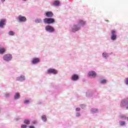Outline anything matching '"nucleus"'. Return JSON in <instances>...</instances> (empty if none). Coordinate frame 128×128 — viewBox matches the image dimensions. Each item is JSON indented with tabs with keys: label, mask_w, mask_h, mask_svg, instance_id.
I'll return each mask as SVG.
<instances>
[{
	"label": "nucleus",
	"mask_w": 128,
	"mask_h": 128,
	"mask_svg": "<svg viewBox=\"0 0 128 128\" xmlns=\"http://www.w3.org/2000/svg\"><path fill=\"white\" fill-rule=\"evenodd\" d=\"M2 2H4L6 0H1Z\"/></svg>",
	"instance_id": "nucleus-37"
},
{
	"label": "nucleus",
	"mask_w": 128,
	"mask_h": 128,
	"mask_svg": "<svg viewBox=\"0 0 128 128\" xmlns=\"http://www.w3.org/2000/svg\"><path fill=\"white\" fill-rule=\"evenodd\" d=\"M44 24H53V22H54V18H46L44 19Z\"/></svg>",
	"instance_id": "nucleus-2"
},
{
	"label": "nucleus",
	"mask_w": 128,
	"mask_h": 128,
	"mask_svg": "<svg viewBox=\"0 0 128 128\" xmlns=\"http://www.w3.org/2000/svg\"><path fill=\"white\" fill-rule=\"evenodd\" d=\"M76 116H80V112L76 113Z\"/></svg>",
	"instance_id": "nucleus-32"
},
{
	"label": "nucleus",
	"mask_w": 128,
	"mask_h": 128,
	"mask_svg": "<svg viewBox=\"0 0 128 128\" xmlns=\"http://www.w3.org/2000/svg\"><path fill=\"white\" fill-rule=\"evenodd\" d=\"M20 93H16V94L14 96V99L18 100V98H20Z\"/></svg>",
	"instance_id": "nucleus-17"
},
{
	"label": "nucleus",
	"mask_w": 128,
	"mask_h": 128,
	"mask_svg": "<svg viewBox=\"0 0 128 128\" xmlns=\"http://www.w3.org/2000/svg\"><path fill=\"white\" fill-rule=\"evenodd\" d=\"M126 84H128V78H126Z\"/></svg>",
	"instance_id": "nucleus-33"
},
{
	"label": "nucleus",
	"mask_w": 128,
	"mask_h": 128,
	"mask_svg": "<svg viewBox=\"0 0 128 128\" xmlns=\"http://www.w3.org/2000/svg\"><path fill=\"white\" fill-rule=\"evenodd\" d=\"M112 36H111V40H116V31L115 30H112Z\"/></svg>",
	"instance_id": "nucleus-6"
},
{
	"label": "nucleus",
	"mask_w": 128,
	"mask_h": 128,
	"mask_svg": "<svg viewBox=\"0 0 128 128\" xmlns=\"http://www.w3.org/2000/svg\"><path fill=\"white\" fill-rule=\"evenodd\" d=\"M8 34H10V36H14V32L12 31H10L8 32Z\"/></svg>",
	"instance_id": "nucleus-26"
},
{
	"label": "nucleus",
	"mask_w": 128,
	"mask_h": 128,
	"mask_svg": "<svg viewBox=\"0 0 128 128\" xmlns=\"http://www.w3.org/2000/svg\"><path fill=\"white\" fill-rule=\"evenodd\" d=\"M80 30V26H78V25L74 24L72 27V32H76Z\"/></svg>",
	"instance_id": "nucleus-3"
},
{
	"label": "nucleus",
	"mask_w": 128,
	"mask_h": 128,
	"mask_svg": "<svg viewBox=\"0 0 128 128\" xmlns=\"http://www.w3.org/2000/svg\"><path fill=\"white\" fill-rule=\"evenodd\" d=\"M79 78H78V74H74L73 76H72V80H78Z\"/></svg>",
	"instance_id": "nucleus-13"
},
{
	"label": "nucleus",
	"mask_w": 128,
	"mask_h": 128,
	"mask_svg": "<svg viewBox=\"0 0 128 128\" xmlns=\"http://www.w3.org/2000/svg\"><path fill=\"white\" fill-rule=\"evenodd\" d=\"M32 124H38V121H34V122H32Z\"/></svg>",
	"instance_id": "nucleus-34"
},
{
	"label": "nucleus",
	"mask_w": 128,
	"mask_h": 128,
	"mask_svg": "<svg viewBox=\"0 0 128 128\" xmlns=\"http://www.w3.org/2000/svg\"><path fill=\"white\" fill-rule=\"evenodd\" d=\"M88 76H92V78H96V74L94 71H92L88 72Z\"/></svg>",
	"instance_id": "nucleus-9"
},
{
	"label": "nucleus",
	"mask_w": 128,
	"mask_h": 128,
	"mask_svg": "<svg viewBox=\"0 0 128 128\" xmlns=\"http://www.w3.org/2000/svg\"><path fill=\"white\" fill-rule=\"evenodd\" d=\"M42 119L43 120V122H46L47 120L46 116V115L42 116Z\"/></svg>",
	"instance_id": "nucleus-19"
},
{
	"label": "nucleus",
	"mask_w": 128,
	"mask_h": 128,
	"mask_svg": "<svg viewBox=\"0 0 128 128\" xmlns=\"http://www.w3.org/2000/svg\"><path fill=\"white\" fill-rule=\"evenodd\" d=\"M128 100H122L121 102L120 106H124L126 104H128Z\"/></svg>",
	"instance_id": "nucleus-12"
},
{
	"label": "nucleus",
	"mask_w": 128,
	"mask_h": 128,
	"mask_svg": "<svg viewBox=\"0 0 128 128\" xmlns=\"http://www.w3.org/2000/svg\"><path fill=\"white\" fill-rule=\"evenodd\" d=\"M86 24V22L83 20H80L78 22V26H84Z\"/></svg>",
	"instance_id": "nucleus-14"
},
{
	"label": "nucleus",
	"mask_w": 128,
	"mask_h": 128,
	"mask_svg": "<svg viewBox=\"0 0 128 128\" xmlns=\"http://www.w3.org/2000/svg\"><path fill=\"white\" fill-rule=\"evenodd\" d=\"M53 4L55 6H60V1L59 0L54 1L53 3Z\"/></svg>",
	"instance_id": "nucleus-16"
},
{
	"label": "nucleus",
	"mask_w": 128,
	"mask_h": 128,
	"mask_svg": "<svg viewBox=\"0 0 128 128\" xmlns=\"http://www.w3.org/2000/svg\"><path fill=\"white\" fill-rule=\"evenodd\" d=\"M76 112H80V108H76Z\"/></svg>",
	"instance_id": "nucleus-31"
},
{
	"label": "nucleus",
	"mask_w": 128,
	"mask_h": 128,
	"mask_svg": "<svg viewBox=\"0 0 128 128\" xmlns=\"http://www.w3.org/2000/svg\"><path fill=\"white\" fill-rule=\"evenodd\" d=\"M24 80H26V77L24 75H22L20 78H17L16 80L17 82H23Z\"/></svg>",
	"instance_id": "nucleus-10"
},
{
	"label": "nucleus",
	"mask_w": 128,
	"mask_h": 128,
	"mask_svg": "<svg viewBox=\"0 0 128 128\" xmlns=\"http://www.w3.org/2000/svg\"><path fill=\"white\" fill-rule=\"evenodd\" d=\"M120 126H124L126 124V122L121 121L120 122Z\"/></svg>",
	"instance_id": "nucleus-23"
},
{
	"label": "nucleus",
	"mask_w": 128,
	"mask_h": 128,
	"mask_svg": "<svg viewBox=\"0 0 128 128\" xmlns=\"http://www.w3.org/2000/svg\"><path fill=\"white\" fill-rule=\"evenodd\" d=\"M106 80H100L101 84H106Z\"/></svg>",
	"instance_id": "nucleus-27"
},
{
	"label": "nucleus",
	"mask_w": 128,
	"mask_h": 128,
	"mask_svg": "<svg viewBox=\"0 0 128 128\" xmlns=\"http://www.w3.org/2000/svg\"><path fill=\"white\" fill-rule=\"evenodd\" d=\"M6 52V49L4 48H2L0 49V54H4Z\"/></svg>",
	"instance_id": "nucleus-18"
},
{
	"label": "nucleus",
	"mask_w": 128,
	"mask_h": 128,
	"mask_svg": "<svg viewBox=\"0 0 128 128\" xmlns=\"http://www.w3.org/2000/svg\"><path fill=\"white\" fill-rule=\"evenodd\" d=\"M102 56H103V58H108V54L106 53H103Z\"/></svg>",
	"instance_id": "nucleus-24"
},
{
	"label": "nucleus",
	"mask_w": 128,
	"mask_h": 128,
	"mask_svg": "<svg viewBox=\"0 0 128 128\" xmlns=\"http://www.w3.org/2000/svg\"><path fill=\"white\" fill-rule=\"evenodd\" d=\"M24 2H26V0H23Z\"/></svg>",
	"instance_id": "nucleus-38"
},
{
	"label": "nucleus",
	"mask_w": 128,
	"mask_h": 128,
	"mask_svg": "<svg viewBox=\"0 0 128 128\" xmlns=\"http://www.w3.org/2000/svg\"><path fill=\"white\" fill-rule=\"evenodd\" d=\"M48 74H58V70L56 69L50 68L47 70Z\"/></svg>",
	"instance_id": "nucleus-5"
},
{
	"label": "nucleus",
	"mask_w": 128,
	"mask_h": 128,
	"mask_svg": "<svg viewBox=\"0 0 128 128\" xmlns=\"http://www.w3.org/2000/svg\"><path fill=\"white\" fill-rule=\"evenodd\" d=\"M40 62V58H35L33 59L32 61V63H33L34 64H38V62Z\"/></svg>",
	"instance_id": "nucleus-15"
},
{
	"label": "nucleus",
	"mask_w": 128,
	"mask_h": 128,
	"mask_svg": "<svg viewBox=\"0 0 128 128\" xmlns=\"http://www.w3.org/2000/svg\"><path fill=\"white\" fill-rule=\"evenodd\" d=\"M30 128H34V126H30Z\"/></svg>",
	"instance_id": "nucleus-36"
},
{
	"label": "nucleus",
	"mask_w": 128,
	"mask_h": 128,
	"mask_svg": "<svg viewBox=\"0 0 128 128\" xmlns=\"http://www.w3.org/2000/svg\"><path fill=\"white\" fill-rule=\"evenodd\" d=\"M18 20H19V22H24L26 20V16H22L20 15L18 17Z\"/></svg>",
	"instance_id": "nucleus-7"
},
{
	"label": "nucleus",
	"mask_w": 128,
	"mask_h": 128,
	"mask_svg": "<svg viewBox=\"0 0 128 128\" xmlns=\"http://www.w3.org/2000/svg\"><path fill=\"white\" fill-rule=\"evenodd\" d=\"M90 112L92 114H94L96 112H98V109H96V108H92L90 110Z\"/></svg>",
	"instance_id": "nucleus-20"
},
{
	"label": "nucleus",
	"mask_w": 128,
	"mask_h": 128,
	"mask_svg": "<svg viewBox=\"0 0 128 128\" xmlns=\"http://www.w3.org/2000/svg\"><path fill=\"white\" fill-rule=\"evenodd\" d=\"M24 124H30V121L28 120H24Z\"/></svg>",
	"instance_id": "nucleus-22"
},
{
	"label": "nucleus",
	"mask_w": 128,
	"mask_h": 128,
	"mask_svg": "<svg viewBox=\"0 0 128 128\" xmlns=\"http://www.w3.org/2000/svg\"><path fill=\"white\" fill-rule=\"evenodd\" d=\"M28 126L26 124H22L21 125V128H26Z\"/></svg>",
	"instance_id": "nucleus-28"
},
{
	"label": "nucleus",
	"mask_w": 128,
	"mask_h": 128,
	"mask_svg": "<svg viewBox=\"0 0 128 128\" xmlns=\"http://www.w3.org/2000/svg\"><path fill=\"white\" fill-rule=\"evenodd\" d=\"M80 108H86V105L84 104H81L80 105Z\"/></svg>",
	"instance_id": "nucleus-29"
},
{
	"label": "nucleus",
	"mask_w": 128,
	"mask_h": 128,
	"mask_svg": "<svg viewBox=\"0 0 128 128\" xmlns=\"http://www.w3.org/2000/svg\"><path fill=\"white\" fill-rule=\"evenodd\" d=\"M36 24H40V22H42V20L41 19H36Z\"/></svg>",
	"instance_id": "nucleus-25"
},
{
	"label": "nucleus",
	"mask_w": 128,
	"mask_h": 128,
	"mask_svg": "<svg viewBox=\"0 0 128 128\" xmlns=\"http://www.w3.org/2000/svg\"><path fill=\"white\" fill-rule=\"evenodd\" d=\"M10 94H6V96L8 97V96H10Z\"/></svg>",
	"instance_id": "nucleus-35"
},
{
	"label": "nucleus",
	"mask_w": 128,
	"mask_h": 128,
	"mask_svg": "<svg viewBox=\"0 0 128 128\" xmlns=\"http://www.w3.org/2000/svg\"><path fill=\"white\" fill-rule=\"evenodd\" d=\"M12 56L10 54H6L3 56V60L5 62H10V60H12Z\"/></svg>",
	"instance_id": "nucleus-1"
},
{
	"label": "nucleus",
	"mask_w": 128,
	"mask_h": 128,
	"mask_svg": "<svg viewBox=\"0 0 128 128\" xmlns=\"http://www.w3.org/2000/svg\"><path fill=\"white\" fill-rule=\"evenodd\" d=\"M6 19H2L0 20V28H4V26H6Z\"/></svg>",
	"instance_id": "nucleus-8"
},
{
	"label": "nucleus",
	"mask_w": 128,
	"mask_h": 128,
	"mask_svg": "<svg viewBox=\"0 0 128 128\" xmlns=\"http://www.w3.org/2000/svg\"><path fill=\"white\" fill-rule=\"evenodd\" d=\"M120 118H122L123 120H126L127 117L124 115H120Z\"/></svg>",
	"instance_id": "nucleus-21"
},
{
	"label": "nucleus",
	"mask_w": 128,
	"mask_h": 128,
	"mask_svg": "<svg viewBox=\"0 0 128 128\" xmlns=\"http://www.w3.org/2000/svg\"><path fill=\"white\" fill-rule=\"evenodd\" d=\"M45 28L46 32H54V28L50 26H46Z\"/></svg>",
	"instance_id": "nucleus-4"
},
{
	"label": "nucleus",
	"mask_w": 128,
	"mask_h": 128,
	"mask_svg": "<svg viewBox=\"0 0 128 128\" xmlns=\"http://www.w3.org/2000/svg\"><path fill=\"white\" fill-rule=\"evenodd\" d=\"M28 102H30V100H26L24 101V104H28Z\"/></svg>",
	"instance_id": "nucleus-30"
},
{
	"label": "nucleus",
	"mask_w": 128,
	"mask_h": 128,
	"mask_svg": "<svg viewBox=\"0 0 128 128\" xmlns=\"http://www.w3.org/2000/svg\"><path fill=\"white\" fill-rule=\"evenodd\" d=\"M46 16L47 18H52L54 16V13L52 12H48L46 13Z\"/></svg>",
	"instance_id": "nucleus-11"
}]
</instances>
